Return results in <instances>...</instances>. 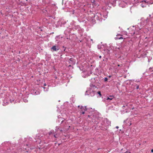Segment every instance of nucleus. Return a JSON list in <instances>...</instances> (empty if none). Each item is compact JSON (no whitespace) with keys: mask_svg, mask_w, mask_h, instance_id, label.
Masks as SVG:
<instances>
[{"mask_svg":"<svg viewBox=\"0 0 153 153\" xmlns=\"http://www.w3.org/2000/svg\"><path fill=\"white\" fill-rule=\"evenodd\" d=\"M44 85L45 86V85H46V84H44Z\"/></svg>","mask_w":153,"mask_h":153,"instance_id":"22","label":"nucleus"},{"mask_svg":"<svg viewBox=\"0 0 153 153\" xmlns=\"http://www.w3.org/2000/svg\"><path fill=\"white\" fill-rule=\"evenodd\" d=\"M74 59L73 58H71L69 59V62L71 64H74L75 63V62H74Z\"/></svg>","mask_w":153,"mask_h":153,"instance_id":"4","label":"nucleus"},{"mask_svg":"<svg viewBox=\"0 0 153 153\" xmlns=\"http://www.w3.org/2000/svg\"><path fill=\"white\" fill-rule=\"evenodd\" d=\"M146 56V54L145 53H143V54H142L140 56V57H145Z\"/></svg>","mask_w":153,"mask_h":153,"instance_id":"8","label":"nucleus"},{"mask_svg":"<svg viewBox=\"0 0 153 153\" xmlns=\"http://www.w3.org/2000/svg\"><path fill=\"white\" fill-rule=\"evenodd\" d=\"M134 27H135V29H136V28H137V30H139L141 29V28H140L139 27L138 25H136L135 26H132V27L133 28H134Z\"/></svg>","mask_w":153,"mask_h":153,"instance_id":"6","label":"nucleus"},{"mask_svg":"<svg viewBox=\"0 0 153 153\" xmlns=\"http://www.w3.org/2000/svg\"><path fill=\"white\" fill-rule=\"evenodd\" d=\"M84 113H85V112H82V114H84Z\"/></svg>","mask_w":153,"mask_h":153,"instance_id":"17","label":"nucleus"},{"mask_svg":"<svg viewBox=\"0 0 153 153\" xmlns=\"http://www.w3.org/2000/svg\"><path fill=\"white\" fill-rule=\"evenodd\" d=\"M54 137H56V136H55V135H54Z\"/></svg>","mask_w":153,"mask_h":153,"instance_id":"25","label":"nucleus"},{"mask_svg":"<svg viewBox=\"0 0 153 153\" xmlns=\"http://www.w3.org/2000/svg\"><path fill=\"white\" fill-rule=\"evenodd\" d=\"M95 1H94L93 2V4H95Z\"/></svg>","mask_w":153,"mask_h":153,"instance_id":"18","label":"nucleus"},{"mask_svg":"<svg viewBox=\"0 0 153 153\" xmlns=\"http://www.w3.org/2000/svg\"><path fill=\"white\" fill-rule=\"evenodd\" d=\"M127 72V71H126L125 70V73L126 72Z\"/></svg>","mask_w":153,"mask_h":153,"instance_id":"19","label":"nucleus"},{"mask_svg":"<svg viewBox=\"0 0 153 153\" xmlns=\"http://www.w3.org/2000/svg\"><path fill=\"white\" fill-rule=\"evenodd\" d=\"M125 153H131L129 152L126 151V152H125Z\"/></svg>","mask_w":153,"mask_h":153,"instance_id":"14","label":"nucleus"},{"mask_svg":"<svg viewBox=\"0 0 153 153\" xmlns=\"http://www.w3.org/2000/svg\"><path fill=\"white\" fill-rule=\"evenodd\" d=\"M151 68H149V70H151Z\"/></svg>","mask_w":153,"mask_h":153,"instance_id":"20","label":"nucleus"},{"mask_svg":"<svg viewBox=\"0 0 153 153\" xmlns=\"http://www.w3.org/2000/svg\"><path fill=\"white\" fill-rule=\"evenodd\" d=\"M149 16H151V15L150 14Z\"/></svg>","mask_w":153,"mask_h":153,"instance_id":"24","label":"nucleus"},{"mask_svg":"<svg viewBox=\"0 0 153 153\" xmlns=\"http://www.w3.org/2000/svg\"><path fill=\"white\" fill-rule=\"evenodd\" d=\"M128 30H129V33H128V36H132L135 33V31L134 28L133 29L132 28L130 27L129 28H128Z\"/></svg>","mask_w":153,"mask_h":153,"instance_id":"2","label":"nucleus"},{"mask_svg":"<svg viewBox=\"0 0 153 153\" xmlns=\"http://www.w3.org/2000/svg\"><path fill=\"white\" fill-rule=\"evenodd\" d=\"M151 152H153V149H152L151 150Z\"/></svg>","mask_w":153,"mask_h":153,"instance_id":"16","label":"nucleus"},{"mask_svg":"<svg viewBox=\"0 0 153 153\" xmlns=\"http://www.w3.org/2000/svg\"><path fill=\"white\" fill-rule=\"evenodd\" d=\"M125 35H127V32L125 31Z\"/></svg>","mask_w":153,"mask_h":153,"instance_id":"15","label":"nucleus"},{"mask_svg":"<svg viewBox=\"0 0 153 153\" xmlns=\"http://www.w3.org/2000/svg\"><path fill=\"white\" fill-rule=\"evenodd\" d=\"M136 89H138L139 88V84H138V85L136 84Z\"/></svg>","mask_w":153,"mask_h":153,"instance_id":"10","label":"nucleus"},{"mask_svg":"<svg viewBox=\"0 0 153 153\" xmlns=\"http://www.w3.org/2000/svg\"><path fill=\"white\" fill-rule=\"evenodd\" d=\"M99 57H100V58H101V56H100Z\"/></svg>","mask_w":153,"mask_h":153,"instance_id":"21","label":"nucleus"},{"mask_svg":"<svg viewBox=\"0 0 153 153\" xmlns=\"http://www.w3.org/2000/svg\"><path fill=\"white\" fill-rule=\"evenodd\" d=\"M97 93V94H99L100 97H101V96H102V95H101V92L100 91H98Z\"/></svg>","mask_w":153,"mask_h":153,"instance_id":"9","label":"nucleus"},{"mask_svg":"<svg viewBox=\"0 0 153 153\" xmlns=\"http://www.w3.org/2000/svg\"><path fill=\"white\" fill-rule=\"evenodd\" d=\"M114 98V97L113 96H110L109 97H108L107 99V100H111Z\"/></svg>","mask_w":153,"mask_h":153,"instance_id":"7","label":"nucleus"},{"mask_svg":"<svg viewBox=\"0 0 153 153\" xmlns=\"http://www.w3.org/2000/svg\"><path fill=\"white\" fill-rule=\"evenodd\" d=\"M126 76L125 75V78H126Z\"/></svg>","mask_w":153,"mask_h":153,"instance_id":"23","label":"nucleus"},{"mask_svg":"<svg viewBox=\"0 0 153 153\" xmlns=\"http://www.w3.org/2000/svg\"><path fill=\"white\" fill-rule=\"evenodd\" d=\"M97 88L95 86H91L90 88L86 91L85 95L90 94L91 97L94 96L96 93L94 90Z\"/></svg>","mask_w":153,"mask_h":153,"instance_id":"1","label":"nucleus"},{"mask_svg":"<svg viewBox=\"0 0 153 153\" xmlns=\"http://www.w3.org/2000/svg\"><path fill=\"white\" fill-rule=\"evenodd\" d=\"M152 71H153V70H152Z\"/></svg>","mask_w":153,"mask_h":153,"instance_id":"27","label":"nucleus"},{"mask_svg":"<svg viewBox=\"0 0 153 153\" xmlns=\"http://www.w3.org/2000/svg\"><path fill=\"white\" fill-rule=\"evenodd\" d=\"M108 80V78L107 77L105 78V79H104V81L105 82L107 81Z\"/></svg>","mask_w":153,"mask_h":153,"instance_id":"13","label":"nucleus"},{"mask_svg":"<svg viewBox=\"0 0 153 153\" xmlns=\"http://www.w3.org/2000/svg\"><path fill=\"white\" fill-rule=\"evenodd\" d=\"M51 50H53L54 51H56L59 50V49H57L56 46H54L52 47L51 48Z\"/></svg>","mask_w":153,"mask_h":153,"instance_id":"5","label":"nucleus"},{"mask_svg":"<svg viewBox=\"0 0 153 153\" xmlns=\"http://www.w3.org/2000/svg\"><path fill=\"white\" fill-rule=\"evenodd\" d=\"M142 7H143V6H142Z\"/></svg>","mask_w":153,"mask_h":153,"instance_id":"26","label":"nucleus"},{"mask_svg":"<svg viewBox=\"0 0 153 153\" xmlns=\"http://www.w3.org/2000/svg\"><path fill=\"white\" fill-rule=\"evenodd\" d=\"M133 81L136 82H140V81L139 80V79H137L135 80H133Z\"/></svg>","mask_w":153,"mask_h":153,"instance_id":"11","label":"nucleus"},{"mask_svg":"<svg viewBox=\"0 0 153 153\" xmlns=\"http://www.w3.org/2000/svg\"><path fill=\"white\" fill-rule=\"evenodd\" d=\"M131 80H127L125 81V84H126V85H130L131 84Z\"/></svg>","mask_w":153,"mask_h":153,"instance_id":"3","label":"nucleus"},{"mask_svg":"<svg viewBox=\"0 0 153 153\" xmlns=\"http://www.w3.org/2000/svg\"><path fill=\"white\" fill-rule=\"evenodd\" d=\"M115 38L117 39H123V38L122 37H120L119 38L118 37H116Z\"/></svg>","mask_w":153,"mask_h":153,"instance_id":"12","label":"nucleus"}]
</instances>
